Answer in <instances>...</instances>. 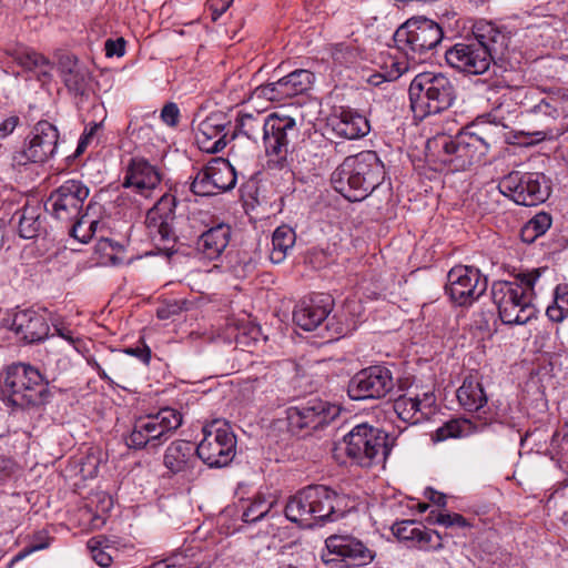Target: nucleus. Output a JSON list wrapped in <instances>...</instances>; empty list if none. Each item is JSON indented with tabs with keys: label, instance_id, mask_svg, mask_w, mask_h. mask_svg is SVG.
I'll return each instance as SVG.
<instances>
[{
	"label": "nucleus",
	"instance_id": "5701e85b",
	"mask_svg": "<svg viewBox=\"0 0 568 568\" xmlns=\"http://www.w3.org/2000/svg\"><path fill=\"white\" fill-rule=\"evenodd\" d=\"M314 74L305 69H298L275 82L257 87L253 94L268 101H282L305 92L312 84Z\"/></svg>",
	"mask_w": 568,
	"mask_h": 568
},
{
	"label": "nucleus",
	"instance_id": "e433bc0d",
	"mask_svg": "<svg viewBox=\"0 0 568 568\" xmlns=\"http://www.w3.org/2000/svg\"><path fill=\"white\" fill-rule=\"evenodd\" d=\"M19 214V235L23 239H34L42 229V221L39 209L34 206L24 207Z\"/></svg>",
	"mask_w": 568,
	"mask_h": 568
},
{
	"label": "nucleus",
	"instance_id": "dca6fc26",
	"mask_svg": "<svg viewBox=\"0 0 568 568\" xmlns=\"http://www.w3.org/2000/svg\"><path fill=\"white\" fill-rule=\"evenodd\" d=\"M339 414V408L318 397H313L286 409V419L292 433L318 429Z\"/></svg>",
	"mask_w": 568,
	"mask_h": 568
},
{
	"label": "nucleus",
	"instance_id": "603ef678",
	"mask_svg": "<svg viewBox=\"0 0 568 568\" xmlns=\"http://www.w3.org/2000/svg\"><path fill=\"white\" fill-rule=\"evenodd\" d=\"M104 49L108 57H122L125 52V41L123 38H118L116 40L108 39Z\"/></svg>",
	"mask_w": 568,
	"mask_h": 568
},
{
	"label": "nucleus",
	"instance_id": "bb28decb",
	"mask_svg": "<svg viewBox=\"0 0 568 568\" xmlns=\"http://www.w3.org/2000/svg\"><path fill=\"white\" fill-rule=\"evenodd\" d=\"M393 534L400 540L415 542L419 548L432 547L437 550L443 547L439 532L429 530L415 520H403L392 526Z\"/></svg>",
	"mask_w": 568,
	"mask_h": 568
},
{
	"label": "nucleus",
	"instance_id": "e2e57ef3",
	"mask_svg": "<svg viewBox=\"0 0 568 568\" xmlns=\"http://www.w3.org/2000/svg\"><path fill=\"white\" fill-rule=\"evenodd\" d=\"M427 497L432 503L437 506L445 507L446 506V495L438 493L432 488H428L426 491Z\"/></svg>",
	"mask_w": 568,
	"mask_h": 568
},
{
	"label": "nucleus",
	"instance_id": "338daca9",
	"mask_svg": "<svg viewBox=\"0 0 568 568\" xmlns=\"http://www.w3.org/2000/svg\"><path fill=\"white\" fill-rule=\"evenodd\" d=\"M367 81L372 85L377 87V85L382 84L383 82L388 81V79H384V71H382V72H376V73L369 75Z\"/></svg>",
	"mask_w": 568,
	"mask_h": 568
},
{
	"label": "nucleus",
	"instance_id": "69168bd1",
	"mask_svg": "<svg viewBox=\"0 0 568 568\" xmlns=\"http://www.w3.org/2000/svg\"><path fill=\"white\" fill-rule=\"evenodd\" d=\"M88 363L92 368H94L97 371L100 378L111 382V378L108 376L105 371L101 367V365L95 359H89Z\"/></svg>",
	"mask_w": 568,
	"mask_h": 568
},
{
	"label": "nucleus",
	"instance_id": "393cba45",
	"mask_svg": "<svg viewBox=\"0 0 568 568\" xmlns=\"http://www.w3.org/2000/svg\"><path fill=\"white\" fill-rule=\"evenodd\" d=\"M57 70L69 92L75 95L88 93L92 75L89 68L75 55L61 54L58 59Z\"/></svg>",
	"mask_w": 568,
	"mask_h": 568
},
{
	"label": "nucleus",
	"instance_id": "f8f14e48",
	"mask_svg": "<svg viewBox=\"0 0 568 568\" xmlns=\"http://www.w3.org/2000/svg\"><path fill=\"white\" fill-rule=\"evenodd\" d=\"M1 390L13 405L23 407L40 403L45 385L37 368L14 364L7 368Z\"/></svg>",
	"mask_w": 568,
	"mask_h": 568
},
{
	"label": "nucleus",
	"instance_id": "412c9836",
	"mask_svg": "<svg viewBox=\"0 0 568 568\" xmlns=\"http://www.w3.org/2000/svg\"><path fill=\"white\" fill-rule=\"evenodd\" d=\"M59 141L57 128L48 121H39L28 135L18 162L43 163L53 156Z\"/></svg>",
	"mask_w": 568,
	"mask_h": 568
},
{
	"label": "nucleus",
	"instance_id": "cd10ccee",
	"mask_svg": "<svg viewBox=\"0 0 568 568\" xmlns=\"http://www.w3.org/2000/svg\"><path fill=\"white\" fill-rule=\"evenodd\" d=\"M160 175L144 160L133 159L128 166L123 179V186L133 189L136 193L149 196L150 192L159 184Z\"/></svg>",
	"mask_w": 568,
	"mask_h": 568
},
{
	"label": "nucleus",
	"instance_id": "13d9d810",
	"mask_svg": "<svg viewBox=\"0 0 568 568\" xmlns=\"http://www.w3.org/2000/svg\"><path fill=\"white\" fill-rule=\"evenodd\" d=\"M164 465L173 473L175 474L176 465H178V446L172 443L164 455Z\"/></svg>",
	"mask_w": 568,
	"mask_h": 568
},
{
	"label": "nucleus",
	"instance_id": "58836bf2",
	"mask_svg": "<svg viewBox=\"0 0 568 568\" xmlns=\"http://www.w3.org/2000/svg\"><path fill=\"white\" fill-rule=\"evenodd\" d=\"M87 547L90 551L92 559L101 567H110L113 561L112 552L116 549L109 545V541L103 536L92 537L88 540Z\"/></svg>",
	"mask_w": 568,
	"mask_h": 568
},
{
	"label": "nucleus",
	"instance_id": "72a5a7b5",
	"mask_svg": "<svg viewBox=\"0 0 568 568\" xmlns=\"http://www.w3.org/2000/svg\"><path fill=\"white\" fill-rule=\"evenodd\" d=\"M295 241L296 234L292 227L288 225L278 226L272 235V248L270 253L272 263H282L293 248Z\"/></svg>",
	"mask_w": 568,
	"mask_h": 568
},
{
	"label": "nucleus",
	"instance_id": "0eeeda50",
	"mask_svg": "<svg viewBox=\"0 0 568 568\" xmlns=\"http://www.w3.org/2000/svg\"><path fill=\"white\" fill-rule=\"evenodd\" d=\"M528 131L536 142L555 140L568 131V91H542L526 111Z\"/></svg>",
	"mask_w": 568,
	"mask_h": 568
},
{
	"label": "nucleus",
	"instance_id": "bf43d9fd",
	"mask_svg": "<svg viewBox=\"0 0 568 568\" xmlns=\"http://www.w3.org/2000/svg\"><path fill=\"white\" fill-rule=\"evenodd\" d=\"M53 328L59 337L67 341L70 346H75V342L79 341V338L73 336L70 328L65 327L63 324H53Z\"/></svg>",
	"mask_w": 568,
	"mask_h": 568
},
{
	"label": "nucleus",
	"instance_id": "4be33fe9",
	"mask_svg": "<svg viewBox=\"0 0 568 568\" xmlns=\"http://www.w3.org/2000/svg\"><path fill=\"white\" fill-rule=\"evenodd\" d=\"M231 121L224 112H212L199 120L195 129V143L206 153H217L233 139H229Z\"/></svg>",
	"mask_w": 568,
	"mask_h": 568
},
{
	"label": "nucleus",
	"instance_id": "ea45409f",
	"mask_svg": "<svg viewBox=\"0 0 568 568\" xmlns=\"http://www.w3.org/2000/svg\"><path fill=\"white\" fill-rule=\"evenodd\" d=\"M239 129L250 140L256 142L261 139L263 141V135L266 130V116L260 113L256 115L243 114L239 122Z\"/></svg>",
	"mask_w": 568,
	"mask_h": 568
},
{
	"label": "nucleus",
	"instance_id": "2eb2a0df",
	"mask_svg": "<svg viewBox=\"0 0 568 568\" xmlns=\"http://www.w3.org/2000/svg\"><path fill=\"white\" fill-rule=\"evenodd\" d=\"M487 277L474 266L456 265L447 274L445 292L458 306H470L487 290Z\"/></svg>",
	"mask_w": 568,
	"mask_h": 568
},
{
	"label": "nucleus",
	"instance_id": "de8ad7c7",
	"mask_svg": "<svg viewBox=\"0 0 568 568\" xmlns=\"http://www.w3.org/2000/svg\"><path fill=\"white\" fill-rule=\"evenodd\" d=\"M207 213L203 211L194 212L187 217V224L193 232H190V237L194 236L199 239V235L204 232L207 226L206 224Z\"/></svg>",
	"mask_w": 568,
	"mask_h": 568
},
{
	"label": "nucleus",
	"instance_id": "9d476101",
	"mask_svg": "<svg viewBox=\"0 0 568 568\" xmlns=\"http://www.w3.org/2000/svg\"><path fill=\"white\" fill-rule=\"evenodd\" d=\"M444 38L443 28L426 17H413L395 32L394 40L408 59L416 62L425 53L434 50Z\"/></svg>",
	"mask_w": 568,
	"mask_h": 568
},
{
	"label": "nucleus",
	"instance_id": "8fccbe9b",
	"mask_svg": "<svg viewBox=\"0 0 568 568\" xmlns=\"http://www.w3.org/2000/svg\"><path fill=\"white\" fill-rule=\"evenodd\" d=\"M331 54L334 61L338 63H348L354 58L353 50L343 43L332 45Z\"/></svg>",
	"mask_w": 568,
	"mask_h": 568
},
{
	"label": "nucleus",
	"instance_id": "20e7f679",
	"mask_svg": "<svg viewBox=\"0 0 568 568\" xmlns=\"http://www.w3.org/2000/svg\"><path fill=\"white\" fill-rule=\"evenodd\" d=\"M547 268H534L516 274V281H498L493 284L491 295L501 322L523 325L535 316L531 303L535 286Z\"/></svg>",
	"mask_w": 568,
	"mask_h": 568
},
{
	"label": "nucleus",
	"instance_id": "4d7b16f0",
	"mask_svg": "<svg viewBox=\"0 0 568 568\" xmlns=\"http://www.w3.org/2000/svg\"><path fill=\"white\" fill-rule=\"evenodd\" d=\"M124 353L138 357L142 363L149 364L151 358V351L146 345L136 347H126Z\"/></svg>",
	"mask_w": 568,
	"mask_h": 568
},
{
	"label": "nucleus",
	"instance_id": "4468645a",
	"mask_svg": "<svg viewBox=\"0 0 568 568\" xmlns=\"http://www.w3.org/2000/svg\"><path fill=\"white\" fill-rule=\"evenodd\" d=\"M500 192L519 205L535 206L550 194L548 180L542 173L513 171L498 184Z\"/></svg>",
	"mask_w": 568,
	"mask_h": 568
},
{
	"label": "nucleus",
	"instance_id": "a878e982",
	"mask_svg": "<svg viewBox=\"0 0 568 568\" xmlns=\"http://www.w3.org/2000/svg\"><path fill=\"white\" fill-rule=\"evenodd\" d=\"M11 328L28 343L44 339L50 331L45 317L32 310L17 312Z\"/></svg>",
	"mask_w": 568,
	"mask_h": 568
},
{
	"label": "nucleus",
	"instance_id": "1a4fd4ad",
	"mask_svg": "<svg viewBox=\"0 0 568 568\" xmlns=\"http://www.w3.org/2000/svg\"><path fill=\"white\" fill-rule=\"evenodd\" d=\"M202 435L196 456L211 468L227 466L236 455V437L229 422L214 419L202 426Z\"/></svg>",
	"mask_w": 568,
	"mask_h": 568
},
{
	"label": "nucleus",
	"instance_id": "39448f33",
	"mask_svg": "<svg viewBox=\"0 0 568 568\" xmlns=\"http://www.w3.org/2000/svg\"><path fill=\"white\" fill-rule=\"evenodd\" d=\"M344 498L324 485H310L292 496L285 506V516L303 527L312 528L343 516Z\"/></svg>",
	"mask_w": 568,
	"mask_h": 568
},
{
	"label": "nucleus",
	"instance_id": "79ce46f5",
	"mask_svg": "<svg viewBox=\"0 0 568 568\" xmlns=\"http://www.w3.org/2000/svg\"><path fill=\"white\" fill-rule=\"evenodd\" d=\"M271 507V501H267L263 496H257L244 509L242 519L248 524L256 523L267 515Z\"/></svg>",
	"mask_w": 568,
	"mask_h": 568
},
{
	"label": "nucleus",
	"instance_id": "f3484780",
	"mask_svg": "<svg viewBox=\"0 0 568 568\" xmlns=\"http://www.w3.org/2000/svg\"><path fill=\"white\" fill-rule=\"evenodd\" d=\"M235 184L236 173L231 163L223 158H214L197 171L190 191L195 195L211 196L232 190Z\"/></svg>",
	"mask_w": 568,
	"mask_h": 568
},
{
	"label": "nucleus",
	"instance_id": "052dcab7",
	"mask_svg": "<svg viewBox=\"0 0 568 568\" xmlns=\"http://www.w3.org/2000/svg\"><path fill=\"white\" fill-rule=\"evenodd\" d=\"M178 313V305L175 303H171L168 305H163L158 308V317L160 320H168L171 316L175 315Z\"/></svg>",
	"mask_w": 568,
	"mask_h": 568
},
{
	"label": "nucleus",
	"instance_id": "09e8293b",
	"mask_svg": "<svg viewBox=\"0 0 568 568\" xmlns=\"http://www.w3.org/2000/svg\"><path fill=\"white\" fill-rule=\"evenodd\" d=\"M201 469L196 462V458H189L186 460H180V477L192 481L200 475Z\"/></svg>",
	"mask_w": 568,
	"mask_h": 568
},
{
	"label": "nucleus",
	"instance_id": "c756f323",
	"mask_svg": "<svg viewBox=\"0 0 568 568\" xmlns=\"http://www.w3.org/2000/svg\"><path fill=\"white\" fill-rule=\"evenodd\" d=\"M176 196L174 194H164L150 211L149 216L158 223L159 234L162 241H176L175 235V215Z\"/></svg>",
	"mask_w": 568,
	"mask_h": 568
},
{
	"label": "nucleus",
	"instance_id": "6ab92c4d",
	"mask_svg": "<svg viewBox=\"0 0 568 568\" xmlns=\"http://www.w3.org/2000/svg\"><path fill=\"white\" fill-rule=\"evenodd\" d=\"M327 552L322 558L325 564L343 562L346 567H361L375 559V551L351 535H333L325 540Z\"/></svg>",
	"mask_w": 568,
	"mask_h": 568
},
{
	"label": "nucleus",
	"instance_id": "a18cd8bd",
	"mask_svg": "<svg viewBox=\"0 0 568 568\" xmlns=\"http://www.w3.org/2000/svg\"><path fill=\"white\" fill-rule=\"evenodd\" d=\"M489 89L496 90L497 92L503 91V93H501V95L499 98L501 101L496 105V108H494L493 115H494V121H498L503 126L506 128L507 124L504 122L505 118L501 114V111H503L504 104L508 100H511V98H510V94H511L510 88L505 83L504 80H495L494 82H491L489 84Z\"/></svg>",
	"mask_w": 568,
	"mask_h": 568
},
{
	"label": "nucleus",
	"instance_id": "c85d7f7f",
	"mask_svg": "<svg viewBox=\"0 0 568 568\" xmlns=\"http://www.w3.org/2000/svg\"><path fill=\"white\" fill-rule=\"evenodd\" d=\"M231 226L220 223L199 235L196 251L207 260L219 258L229 245L231 239Z\"/></svg>",
	"mask_w": 568,
	"mask_h": 568
},
{
	"label": "nucleus",
	"instance_id": "aec40b11",
	"mask_svg": "<svg viewBox=\"0 0 568 568\" xmlns=\"http://www.w3.org/2000/svg\"><path fill=\"white\" fill-rule=\"evenodd\" d=\"M176 413L172 408H163L156 415L139 418L126 439L130 448H143L149 442L162 437L169 438L178 428Z\"/></svg>",
	"mask_w": 568,
	"mask_h": 568
},
{
	"label": "nucleus",
	"instance_id": "473e14b6",
	"mask_svg": "<svg viewBox=\"0 0 568 568\" xmlns=\"http://www.w3.org/2000/svg\"><path fill=\"white\" fill-rule=\"evenodd\" d=\"M457 399L460 406L468 412H478L488 400L481 383L473 375L465 377L462 386L457 389Z\"/></svg>",
	"mask_w": 568,
	"mask_h": 568
},
{
	"label": "nucleus",
	"instance_id": "f03ea898",
	"mask_svg": "<svg viewBox=\"0 0 568 568\" xmlns=\"http://www.w3.org/2000/svg\"><path fill=\"white\" fill-rule=\"evenodd\" d=\"M89 187L79 180H68L51 192L44 203L45 211L54 219L72 224L70 234L82 243L92 237L99 222L89 219L91 203L84 209Z\"/></svg>",
	"mask_w": 568,
	"mask_h": 568
},
{
	"label": "nucleus",
	"instance_id": "774afa93",
	"mask_svg": "<svg viewBox=\"0 0 568 568\" xmlns=\"http://www.w3.org/2000/svg\"><path fill=\"white\" fill-rule=\"evenodd\" d=\"M98 499H99V501L102 503V513L103 514L108 513L111 509V507H112V499H111V497H109V496L103 494V495H99Z\"/></svg>",
	"mask_w": 568,
	"mask_h": 568
},
{
	"label": "nucleus",
	"instance_id": "864d4df0",
	"mask_svg": "<svg viewBox=\"0 0 568 568\" xmlns=\"http://www.w3.org/2000/svg\"><path fill=\"white\" fill-rule=\"evenodd\" d=\"M233 0H207V8L212 12V20H217L232 4Z\"/></svg>",
	"mask_w": 568,
	"mask_h": 568
},
{
	"label": "nucleus",
	"instance_id": "7c9ffc66",
	"mask_svg": "<svg viewBox=\"0 0 568 568\" xmlns=\"http://www.w3.org/2000/svg\"><path fill=\"white\" fill-rule=\"evenodd\" d=\"M333 131L342 138L355 140L365 136L369 130L368 120L356 111L342 109L332 120Z\"/></svg>",
	"mask_w": 568,
	"mask_h": 568
},
{
	"label": "nucleus",
	"instance_id": "423d86ee",
	"mask_svg": "<svg viewBox=\"0 0 568 568\" xmlns=\"http://www.w3.org/2000/svg\"><path fill=\"white\" fill-rule=\"evenodd\" d=\"M491 138L479 132L462 131L455 136L440 133L427 141L430 156L456 171L466 170L484 159L489 151Z\"/></svg>",
	"mask_w": 568,
	"mask_h": 568
},
{
	"label": "nucleus",
	"instance_id": "7ed1b4c3",
	"mask_svg": "<svg viewBox=\"0 0 568 568\" xmlns=\"http://www.w3.org/2000/svg\"><path fill=\"white\" fill-rule=\"evenodd\" d=\"M384 164L374 151L346 158L331 176L334 190L351 202L366 199L384 180Z\"/></svg>",
	"mask_w": 568,
	"mask_h": 568
},
{
	"label": "nucleus",
	"instance_id": "37998d69",
	"mask_svg": "<svg viewBox=\"0 0 568 568\" xmlns=\"http://www.w3.org/2000/svg\"><path fill=\"white\" fill-rule=\"evenodd\" d=\"M427 521L429 524H438L445 527H459V528H469L471 527L470 523L460 514L457 513H447V514H436L432 513L427 517Z\"/></svg>",
	"mask_w": 568,
	"mask_h": 568
},
{
	"label": "nucleus",
	"instance_id": "2f4dec72",
	"mask_svg": "<svg viewBox=\"0 0 568 568\" xmlns=\"http://www.w3.org/2000/svg\"><path fill=\"white\" fill-rule=\"evenodd\" d=\"M7 54L26 71H37L39 77L50 78L52 64L43 54L24 45L8 49Z\"/></svg>",
	"mask_w": 568,
	"mask_h": 568
},
{
	"label": "nucleus",
	"instance_id": "0e129e2a",
	"mask_svg": "<svg viewBox=\"0 0 568 568\" xmlns=\"http://www.w3.org/2000/svg\"><path fill=\"white\" fill-rule=\"evenodd\" d=\"M419 402H422V412L425 408H430L435 404V396L432 393H424L423 397H419Z\"/></svg>",
	"mask_w": 568,
	"mask_h": 568
},
{
	"label": "nucleus",
	"instance_id": "6e6552de",
	"mask_svg": "<svg viewBox=\"0 0 568 568\" xmlns=\"http://www.w3.org/2000/svg\"><path fill=\"white\" fill-rule=\"evenodd\" d=\"M408 93L413 111L423 116L447 110L456 98L453 82L446 75L433 72L417 74Z\"/></svg>",
	"mask_w": 568,
	"mask_h": 568
},
{
	"label": "nucleus",
	"instance_id": "5fc2aeb1",
	"mask_svg": "<svg viewBox=\"0 0 568 568\" xmlns=\"http://www.w3.org/2000/svg\"><path fill=\"white\" fill-rule=\"evenodd\" d=\"M160 118L165 124L174 126L178 123V105L174 102L166 103L161 111Z\"/></svg>",
	"mask_w": 568,
	"mask_h": 568
},
{
	"label": "nucleus",
	"instance_id": "9b49d317",
	"mask_svg": "<svg viewBox=\"0 0 568 568\" xmlns=\"http://www.w3.org/2000/svg\"><path fill=\"white\" fill-rule=\"evenodd\" d=\"M298 128L294 118L277 112L266 116V130L263 143L270 170H284L288 168V145L298 135Z\"/></svg>",
	"mask_w": 568,
	"mask_h": 568
},
{
	"label": "nucleus",
	"instance_id": "3c124183",
	"mask_svg": "<svg viewBox=\"0 0 568 568\" xmlns=\"http://www.w3.org/2000/svg\"><path fill=\"white\" fill-rule=\"evenodd\" d=\"M100 124L92 123L90 128H85L83 134L81 135L77 150L74 152V156H80L88 148L89 143L93 139L94 134L99 130Z\"/></svg>",
	"mask_w": 568,
	"mask_h": 568
},
{
	"label": "nucleus",
	"instance_id": "c03bdc74",
	"mask_svg": "<svg viewBox=\"0 0 568 568\" xmlns=\"http://www.w3.org/2000/svg\"><path fill=\"white\" fill-rule=\"evenodd\" d=\"M98 250L102 252L113 265H119L124 262L123 246L110 239H101L98 243Z\"/></svg>",
	"mask_w": 568,
	"mask_h": 568
},
{
	"label": "nucleus",
	"instance_id": "ddd939ff",
	"mask_svg": "<svg viewBox=\"0 0 568 568\" xmlns=\"http://www.w3.org/2000/svg\"><path fill=\"white\" fill-rule=\"evenodd\" d=\"M387 434L366 423L356 425L345 437V453L357 465L369 467L387 453Z\"/></svg>",
	"mask_w": 568,
	"mask_h": 568
},
{
	"label": "nucleus",
	"instance_id": "680f3d73",
	"mask_svg": "<svg viewBox=\"0 0 568 568\" xmlns=\"http://www.w3.org/2000/svg\"><path fill=\"white\" fill-rule=\"evenodd\" d=\"M148 568H178V558L172 555L162 560L155 561Z\"/></svg>",
	"mask_w": 568,
	"mask_h": 568
},
{
	"label": "nucleus",
	"instance_id": "a19ab883",
	"mask_svg": "<svg viewBox=\"0 0 568 568\" xmlns=\"http://www.w3.org/2000/svg\"><path fill=\"white\" fill-rule=\"evenodd\" d=\"M546 314L552 322H561L568 315L567 284L556 287L554 305L547 307Z\"/></svg>",
	"mask_w": 568,
	"mask_h": 568
},
{
	"label": "nucleus",
	"instance_id": "6e6d98bb",
	"mask_svg": "<svg viewBox=\"0 0 568 568\" xmlns=\"http://www.w3.org/2000/svg\"><path fill=\"white\" fill-rule=\"evenodd\" d=\"M20 123L18 115H10L0 123V139L9 136Z\"/></svg>",
	"mask_w": 568,
	"mask_h": 568
},
{
	"label": "nucleus",
	"instance_id": "f257e3e1",
	"mask_svg": "<svg viewBox=\"0 0 568 568\" xmlns=\"http://www.w3.org/2000/svg\"><path fill=\"white\" fill-rule=\"evenodd\" d=\"M509 36L489 21L473 27V38L458 42L445 53L446 62L459 72L483 74L491 61L501 59L508 48Z\"/></svg>",
	"mask_w": 568,
	"mask_h": 568
},
{
	"label": "nucleus",
	"instance_id": "b1692460",
	"mask_svg": "<svg viewBox=\"0 0 568 568\" xmlns=\"http://www.w3.org/2000/svg\"><path fill=\"white\" fill-rule=\"evenodd\" d=\"M334 300L328 294H316L302 300L294 308L293 320L304 331H314L329 315Z\"/></svg>",
	"mask_w": 568,
	"mask_h": 568
},
{
	"label": "nucleus",
	"instance_id": "f704fd0d",
	"mask_svg": "<svg viewBox=\"0 0 568 568\" xmlns=\"http://www.w3.org/2000/svg\"><path fill=\"white\" fill-rule=\"evenodd\" d=\"M393 408L398 416L405 423L417 424L419 423L429 412H422V402L419 396H408L407 394L398 396L394 403Z\"/></svg>",
	"mask_w": 568,
	"mask_h": 568
},
{
	"label": "nucleus",
	"instance_id": "4c0bfd02",
	"mask_svg": "<svg viewBox=\"0 0 568 568\" xmlns=\"http://www.w3.org/2000/svg\"><path fill=\"white\" fill-rule=\"evenodd\" d=\"M551 226V216L548 213L540 212L530 219L521 229L520 237L525 243H532L537 237L544 235Z\"/></svg>",
	"mask_w": 568,
	"mask_h": 568
},
{
	"label": "nucleus",
	"instance_id": "c9c22d12",
	"mask_svg": "<svg viewBox=\"0 0 568 568\" xmlns=\"http://www.w3.org/2000/svg\"><path fill=\"white\" fill-rule=\"evenodd\" d=\"M477 432V427L467 418H453L437 428L432 435L434 442H444L449 438H463Z\"/></svg>",
	"mask_w": 568,
	"mask_h": 568
},
{
	"label": "nucleus",
	"instance_id": "49530a36",
	"mask_svg": "<svg viewBox=\"0 0 568 568\" xmlns=\"http://www.w3.org/2000/svg\"><path fill=\"white\" fill-rule=\"evenodd\" d=\"M382 69L384 71V79L394 81L408 70V63L405 61H398L395 58H389Z\"/></svg>",
	"mask_w": 568,
	"mask_h": 568
},
{
	"label": "nucleus",
	"instance_id": "a211bd4d",
	"mask_svg": "<svg viewBox=\"0 0 568 568\" xmlns=\"http://www.w3.org/2000/svg\"><path fill=\"white\" fill-rule=\"evenodd\" d=\"M394 388L392 372L379 365L356 373L349 381L347 393L354 400L379 399Z\"/></svg>",
	"mask_w": 568,
	"mask_h": 568
}]
</instances>
